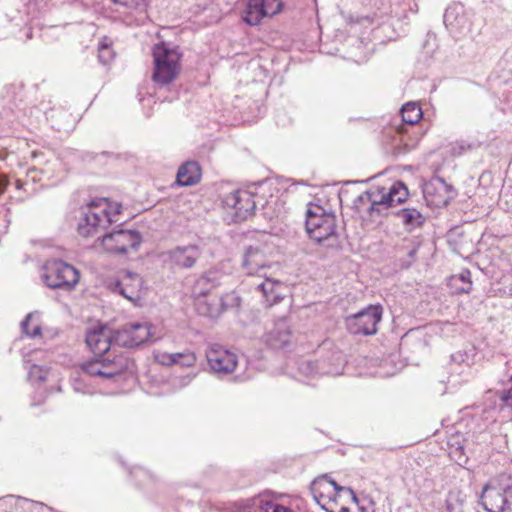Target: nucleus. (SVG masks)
<instances>
[{
    "mask_svg": "<svg viewBox=\"0 0 512 512\" xmlns=\"http://www.w3.org/2000/svg\"><path fill=\"white\" fill-rule=\"evenodd\" d=\"M114 332L106 326L92 328L86 333V344L94 357L80 364L81 371L91 377L112 380L128 370L130 360L123 355L113 356Z\"/></svg>",
    "mask_w": 512,
    "mask_h": 512,
    "instance_id": "nucleus-1",
    "label": "nucleus"
},
{
    "mask_svg": "<svg viewBox=\"0 0 512 512\" xmlns=\"http://www.w3.org/2000/svg\"><path fill=\"white\" fill-rule=\"evenodd\" d=\"M121 204L111 202L108 198L96 197L81 205L75 212L76 229L80 236L101 237L106 229L118 220Z\"/></svg>",
    "mask_w": 512,
    "mask_h": 512,
    "instance_id": "nucleus-2",
    "label": "nucleus"
},
{
    "mask_svg": "<svg viewBox=\"0 0 512 512\" xmlns=\"http://www.w3.org/2000/svg\"><path fill=\"white\" fill-rule=\"evenodd\" d=\"M336 216L327 212L322 206L309 204L306 210L305 228L308 236L316 243L337 249L340 245L336 230Z\"/></svg>",
    "mask_w": 512,
    "mask_h": 512,
    "instance_id": "nucleus-3",
    "label": "nucleus"
},
{
    "mask_svg": "<svg viewBox=\"0 0 512 512\" xmlns=\"http://www.w3.org/2000/svg\"><path fill=\"white\" fill-rule=\"evenodd\" d=\"M480 504L487 512H512V477L501 474L483 487Z\"/></svg>",
    "mask_w": 512,
    "mask_h": 512,
    "instance_id": "nucleus-4",
    "label": "nucleus"
},
{
    "mask_svg": "<svg viewBox=\"0 0 512 512\" xmlns=\"http://www.w3.org/2000/svg\"><path fill=\"white\" fill-rule=\"evenodd\" d=\"M154 69L152 79L159 85L171 83L179 73L181 53L178 47L164 42L153 48Z\"/></svg>",
    "mask_w": 512,
    "mask_h": 512,
    "instance_id": "nucleus-5",
    "label": "nucleus"
},
{
    "mask_svg": "<svg viewBox=\"0 0 512 512\" xmlns=\"http://www.w3.org/2000/svg\"><path fill=\"white\" fill-rule=\"evenodd\" d=\"M41 278L51 289L72 290L79 282V271L61 259H49L42 267Z\"/></svg>",
    "mask_w": 512,
    "mask_h": 512,
    "instance_id": "nucleus-6",
    "label": "nucleus"
},
{
    "mask_svg": "<svg viewBox=\"0 0 512 512\" xmlns=\"http://www.w3.org/2000/svg\"><path fill=\"white\" fill-rule=\"evenodd\" d=\"M347 489L338 485L327 474L317 477L310 487L314 500L326 512H336V500L340 493H347Z\"/></svg>",
    "mask_w": 512,
    "mask_h": 512,
    "instance_id": "nucleus-7",
    "label": "nucleus"
},
{
    "mask_svg": "<svg viewBox=\"0 0 512 512\" xmlns=\"http://www.w3.org/2000/svg\"><path fill=\"white\" fill-rule=\"evenodd\" d=\"M99 240L106 251L125 254L129 249L136 251L141 244L142 237L136 230L117 229L105 232L99 237Z\"/></svg>",
    "mask_w": 512,
    "mask_h": 512,
    "instance_id": "nucleus-8",
    "label": "nucleus"
},
{
    "mask_svg": "<svg viewBox=\"0 0 512 512\" xmlns=\"http://www.w3.org/2000/svg\"><path fill=\"white\" fill-rule=\"evenodd\" d=\"M203 254L202 248L194 243L178 245L162 253L163 262L174 270H188L196 266Z\"/></svg>",
    "mask_w": 512,
    "mask_h": 512,
    "instance_id": "nucleus-9",
    "label": "nucleus"
},
{
    "mask_svg": "<svg viewBox=\"0 0 512 512\" xmlns=\"http://www.w3.org/2000/svg\"><path fill=\"white\" fill-rule=\"evenodd\" d=\"M221 202L223 207L232 214L236 222L244 221L251 216L257 205L253 194L244 189H234L223 194Z\"/></svg>",
    "mask_w": 512,
    "mask_h": 512,
    "instance_id": "nucleus-10",
    "label": "nucleus"
},
{
    "mask_svg": "<svg viewBox=\"0 0 512 512\" xmlns=\"http://www.w3.org/2000/svg\"><path fill=\"white\" fill-rule=\"evenodd\" d=\"M383 309L380 305H369L361 311L346 318V327L352 334L374 335L382 319Z\"/></svg>",
    "mask_w": 512,
    "mask_h": 512,
    "instance_id": "nucleus-11",
    "label": "nucleus"
},
{
    "mask_svg": "<svg viewBox=\"0 0 512 512\" xmlns=\"http://www.w3.org/2000/svg\"><path fill=\"white\" fill-rule=\"evenodd\" d=\"M153 337L152 326L148 322L127 324L114 332V344L119 347L135 348L147 343Z\"/></svg>",
    "mask_w": 512,
    "mask_h": 512,
    "instance_id": "nucleus-12",
    "label": "nucleus"
},
{
    "mask_svg": "<svg viewBox=\"0 0 512 512\" xmlns=\"http://www.w3.org/2000/svg\"><path fill=\"white\" fill-rule=\"evenodd\" d=\"M444 24L454 36L466 35L471 31L472 14L462 3H453L444 13Z\"/></svg>",
    "mask_w": 512,
    "mask_h": 512,
    "instance_id": "nucleus-13",
    "label": "nucleus"
},
{
    "mask_svg": "<svg viewBox=\"0 0 512 512\" xmlns=\"http://www.w3.org/2000/svg\"><path fill=\"white\" fill-rule=\"evenodd\" d=\"M206 359L211 371L218 376L232 373L237 366V355L220 345H212L206 351Z\"/></svg>",
    "mask_w": 512,
    "mask_h": 512,
    "instance_id": "nucleus-14",
    "label": "nucleus"
},
{
    "mask_svg": "<svg viewBox=\"0 0 512 512\" xmlns=\"http://www.w3.org/2000/svg\"><path fill=\"white\" fill-rule=\"evenodd\" d=\"M239 305V298L231 293L227 294L225 297H222L219 301L209 302L206 298H199V300L195 301V308L200 315L216 318L223 311L227 310L228 307Z\"/></svg>",
    "mask_w": 512,
    "mask_h": 512,
    "instance_id": "nucleus-15",
    "label": "nucleus"
},
{
    "mask_svg": "<svg viewBox=\"0 0 512 512\" xmlns=\"http://www.w3.org/2000/svg\"><path fill=\"white\" fill-rule=\"evenodd\" d=\"M242 268L248 276H265L267 260L264 252L258 247H248L243 254Z\"/></svg>",
    "mask_w": 512,
    "mask_h": 512,
    "instance_id": "nucleus-16",
    "label": "nucleus"
},
{
    "mask_svg": "<svg viewBox=\"0 0 512 512\" xmlns=\"http://www.w3.org/2000/svg\"><path fill=\"white\" fill-rule=\"evenodd\" d=\"M223 274L217 270H208L201 274L194 282L191 288V294L194 300L206 298L209 293L221 284Z\"/></svg>",
    "mask_w": 512,
    "mask_h": 512,
    "instance_id": "nucleus-17",
    "label": "nucleus"
},
{
    "mask_svg": "<svg viewBox=\"0 0 512 512\" xmlns=\"http://www.w3.org/2000/svg\"><path fill=\"white\" fill-rule=\"evenodd\" d=\"M142 286L141 277L130 271L126 272L121 280L115 281L111 288L114 292L122 295L130 301H135L139 298V291Z\"/></svg>",
    "mask_w": 512,
    "mask_h": 512,
    "instance_id": "nucleus-18",
    "label": "nucleus"
},
{
    "mask_svg": "<svg viewBox=\"0 0 512 512\" xmlns=\"http://www.w3.org/2000/svg\"><path fill=\"white\" fill-rule=\"evenodd\" d=\"M242 507L245 512H295L262 494L244 500Z\"/></svg>",
    "mask_w": 512,
    "mask_h": 512,
    "instance_id": "nucleus-19",
    "label": "nucleus"
},
{
    "mask_svg": "<svg viewBox=\"0 0 512 512\" xmlns=\"http://www.w3.org/2000/svg\"><path fill=\"white\" fill-rule=\"evenodd\" d=\"M291 340V331L285 320H279L266 333L265 341L272 349H282L286 347Z\"/></svg>",
    "mask_w": 512,
    "mask_h": 512,
    "instance_id": "nucleus-20",
    "label": "nucleus"
},
{
    "mask_svg": "<svg viewBox=\"0 0 512 512\" xmlns=\"http://www.w3.org/2000/svg\"><path fill=\"white\" fill-rule=\"evenodd\" d=\"M344 358L338 351H329L318 358L320 375L338 376L344 369Z\"/></svg>",
    "mask_w": 512,
    "mask_h": 512,
    "instance_id": "nucleus-21",
    "label": "nucleus"
},
{
    "mask_svg": "<svg viewBox=\"0 0 512 512\" xmlns=\"http://www.w3.org/2000/svg\"><path fill=\"white\" fill-rule=\"evenodd\" d=\"M381 203H383V215H387L389 208L395 204L403 203L408 197V189L402 182L394 183L388 191L380 189Z\"/></svg>",
    "mask_w": 512,
    "mask_h": 512,
    "instance_id": "nucleus-22",
    "label": "nucleus"
},
{
    "mask_svg": "<svg viewBox=\"0 0 512 512\" xmlns=\"http://www.w3.org/2000/svg\"><path fill=\"white\" fill-rule=\"evenodd\" d=\"M380 189L365 191L360 194L354 201V205L357 208H362L365 205H369L367 208L370 216L383 215V203H381Z\"/></svg>",
    "mask_w": 512,
    "mask_h": 512,
    "instance_id": "nucleus-23",
    "label": "nucleus"
},
{
    "mask_svg": "<svg viewBox=\"0 0 512 512\" xmlns=\"http://www.w3.org/2000/svg\"><path fill=\"white\" fill-rule=\"evenodd\" d=\"M201 178V169L196 161H187L180 166L177 172V183L181 186L196 184Z\"/></svg>",
    "mask_w": 512,
    "mask_h": 512,
    "instance_id": "nucleus-24",
    "label": "nucleus"
},
{
    "mask_svg": "<svg viewBox=\"0 0 512 512\" xmlns=\"http://www.w3.org/2000/svg\"><path fill=\"white\" fill-rule=\"evenodd\" d=\"M406 230L412 231L423 225L425 218L415 208H403L395 212Z\"/></svg>",
    "mask_w": 512,
    "mask_h": 512,
    "instance_id": "nucleus-25",
    "label": "nucleus"
},
{
    "mask_svg": "<svg viewBox=\"0 0 512 512\" xmlns=\"http://www.w3.org/2000/svg\"><path fill=\"white\" fill-rule=\"evenodd\" d=\"M264 17H267V14L263 0H249L243 17L244 21L254 26L258 25Z\"/></svg>",
    "mask_w": 512,
    "mask_h": 512,
    "instance_id": "nucleus-26",
    "label": "nucleus"
},
{
    "mask_svg": "<svg viewBox=\"0 0 512 512\" xmlns=\"http://www.w3.org/2000/svg\"><path fill=\"white\" fill-rule=\"evenodd\" d=\"M264 280L257 284V289L262 292L265 300L270 304L276 303L280 300L278 289L281 287V282L263 276Z\"/></svg>",
    "mask_w": 512,
    "mask_h": 512,
    "instance_id": "nucleus-27",
    "label": "nucleus"
},
{
    "mask_svg": "<svg viewBox=\"0 0 512 512\" xmlns=\"http://www.w3.org/2000/svg\"><path fill=\"white\" fill-rule=\"evenodd\" d=\"M466 495L458 489H452L448 492L445 499L443 512H464Z\"/></svg>",
    "mask_w": 512,
    "mask_h": 512,
    "instance_id": "nucleus-28",
    "label": "nucleus"
},
{
    "mask_svg": "<svg viewBox=\"0 0 512 512\" xmlns=\"http://www.w3.org/2000/svg\"><path fill=\"white\" fill-rule=\"evenodd\" d=\"M450 285L455 288L457 293H469L472 289L471 273L469 270H463L450 279Z\"/></svg>",
    "mask_w": 512,
    "mask_h": 512,
    "instance_id": "nucleus-29",
    "label": "nucleus"
},
{
    "mask_svg": "<svg viewBox=\"0 0 512 512\" xmlns=\"http://www.w3.org/2000/svg\"><path fill=\"white\" fill-rule=\"evenodd\" d=\"M21 329L23 333L31 338H35L41 334V327L39 324V315L37 312L29 313L21 322Z\"/></svg>",
    "mask_w": 512,
    "mask_h": 512,
    "instance_id": "nucleus-30",
    "label": "nucleus"
},
{
    "mask_svg": "<svg viewBox=\"0 0 512 512\" xmlns=\"http://www.w3.org/2000/svg\"><path fill=\"white\" fill-rule=\"evenodd\" d=\"M401 118L404 123L414 125L422 118V110L416 103L408 102L401 108Z\"/></svg>",
    "mask_w": 512,
    "mask_h": 512,
    "instance_id": "nucleus-31",
    "label": "nucleus"
},
{
    "mask_svg": "<svg viewBox=\"0 0 512 512\" xmlns=\"http://www.w3.org/2000/svg\"><path fill=\"white\" fill-rule=\"evenodd\" d=\"M298 373L305 377L320 375L318 369V359H302L298 362Z\"/></svg>",
    "mask_w": 512,
    "mask_h": 512,
    "instance_id": "nucleus-32",
    "label": "nucleus"
},
{
    "mask_svg": "<svg viewBox=\"0 0 512 512\" xmlns=\"http://www.w3.org/2000/svg\"><path fill=\"white\" fill-rule=\"evenodd\" d=\"M347 494L351 496L353 501L358 505V508L361 512H374L375 511V503L369 496H363L358 498L354 491L349 488L347 489Z\"/></svg>",
    "mask_w": 512,
    "mask_h": 512,
    "instance_id": "nucleus-33",
    "label": "nucleus"
},
{
    "mask_svg": "<svg viewBox=\"0 0 512 512\" xmlns=\"http://www.w3.org/2000/svg\"><path fill=\"white\" fill-rule=\"evenodd\" d=\"M177 363L181 367H192L195 365L197 358L194 352L186 350L184 352H177Z\"/></svg>",
    "mask_w": 512,
    "mask_h": 512,
    "instance_id": "nucleus-34",
    "label": "nucleus"
},
{
    "mask_svg": "<svg viewBox=\"0 0 512 512\" xmlns=\"http://www.w3.org/2000/svg\"><path fill=\"white\" fill-rule=\"evenodd\" d=\"M267 16H274L281 12L283 2L281 0H263Z\"/></svg>",
    "mask_w": 512,
    "mask_h": 512,
    "instance_id": "nucleus-35",
    "label": "nucleus"
},
{
    "mask_svg": "<svg viewBox=\"0 0 512 512\" xmlns=\"http://www.w3.org/2000/svg\"><path fill=\"white\" fill-rule=\"evenodd\" d=\"M419 244L413 245V247L408 251L407 258L399 260V267L401 269H408L411 267L413 262L415 261L417 252H418Z\"/></svg>",
    "mask_w": 512,
    "mask_h": 512,
    "instance_id": "nucleus-36",
    "label": "nucleus"
},
{
    "mask_svg": "<svg viewBox=\"0 0 512 512\" xmlns=\"http://www.w3.org/2000/svg\"><path fill=\"white\" fill-rule=\"evenodd\" d=\"M113 58V51L109 47V45L102 43L99 45L98 49V59L104 65L108 64Z\"/></svg>",
    "mask_w": 512,
    "mask_h": 512,
    "instance_id": "nucleus-37",
    "label": "nucleus"
},
{
    "mask_svg": "<svg viewBox=\"0 0 512 512\" xmlns=\"http://www.w3.org/2000/svg\"><path fill=\"white\" fill-rule=\"evenodd\" d=\"M177 353H161L157 356V360L162 365H176L177 363Z\"/></svg>",
    "mask_w": 512,
    "mask_h": 512,
    "instance_id": "nucleus-38",
    "label": "nucleus"
},
{
    "mask_svg": "<svg viewBox=\"0 0 512 512\" xmlns=\"http://www.w3.org/2000/svg\"><path fill=\"white\" fill-rule=\"evenodd\" d=\"M29 377L30 379L36 378L38 381H44L46 379V376L43 373V370L37 366L33 365L29 371Z\"/></svg>",
    "mask_w": 512,
    "mask_h": 512,
    "instance_id": "nucleus-39",
    "label": "nucleus"
},
{
    "mask_svg": "<svg viewBox=\"0 0 512 512\" xmlns=\"http://www.w3.org/2000/svg\"><path fill=\"white\" fill-rule=\"evenodd\" d=\"M451 360L455 363H468V354L466 352L458 351L451 355Z\"/></svg>",
    "mask_w": 512,
    "mask_h": 512,
    "instance_id": "nucleus-40",
    "label": "nucleus"
},
{
    "mask_svg": "<svg viewBox=\"0 0 512 512\" xmlns=\"http://www.w3.org/2000/svg\"><path fill=\"white\" fill-rule=\"evenodd\" d=\"M72 386L75 392L84 394L89 393V389L85 385H83L82 382L78 379H74Z\"/></svg>",
    "mask_w": 512,
    "mask_h": 512,
    "instance_id": "nucleus-41",
    "label": "nucleus"
},
{
    "mask_svg": "<svg viewBox=\"0 0 512 512\" xmlns=\"http://www.w3.org/2000/svg\"><path fill=\"white\" fill-rule=\"evenodd\" d=\"M132 474H133L136 478H138V477H142V476H143V477H150V474H149L146 470H144V469H142V468H140V467L135 468V469H134V471L132 472Z\"/></svg>",
    "mask_w": 512,
    "mask_h": 512,
    "instance_id": "nucleus-42",
    "label": "nucleus"
},
{
    "mask_svg": "<svg viewBox=\"0 0 512 512\" xmlns=\"http://www.w3.org/2000/svg\"><path fill=\"white\" fill-rule=\"evenodd\" d=\"M19 501V499H15L13 496H8L2 500L4 505H12L13 503L17 504Z\"/></svg>",
    "mask_w": 512,
    "mask_h": 512,
    "instance_id": "nucleus-43",
    "label": "nucleus"
},
{
    "mask_svg": "<svg viewBox=\"0 0 512 512\" xmlns=\"http://www.w3.org/2000/svg\"><path fill=\"white\" fill-rule=\"evenodd\" d=\"M7 184V180L3 176H0V195L5 191Z\"/></svg>",
    "mask_w": 512,
    "mask_h": 512,
    "instance_id": "nucleus-44",
    "label": "nucleus"
},
{
    "mask_svg": "<svg viewBox=\"0 0 512 512\" xmlns=\"http://www.w3.org/2000/svg\"><path fill=\"white\" fill-rule=\"evenodd\" d=\"M193 377H194V375H190V374H188V375L184 376V377L181 379V385H182V386H186V385H188V384L192 381Z\"/></svg>",
    "mask_w": 512,
    "mask_h": 512,
    "instance_id": "nucleus-45",
    "label": "nucleus"
},
{
    "mask_svg": "<svg viewBox=\"0 0 512 512\" xmlns=\"http://www.w3.org/2000/svg\"><path fill=\"white\" fill-rule=\"evenodd\" d=\"M336 512H349V508L345 506H338V503L336 502Z\"/></svg>",
    "mask_w": 512,
    "mask_h": 512,
    "instance_id": "nucleus-46",
    "label": "nucleus"
},
{
    "mask_svg": "<svg viewBox=\"0 0 512 512\" xmlns=\"http://www.w3.org/2000/svg\"><path fill=\"white\" fill-rule=\"evenodd\" d=\"M438 181H439V182H440V184H441L443 187H445L447 190H448V189H449V190H451V189H452V187H451V186H448V185L445 183V181H444L443 179H439Z\"/></svg>",
    "mask_w": 512,
    "mask_h": 512,
    "instance_id": "nucleus-47",
    "label": "nucleus"
},
{
    "mask_svg": "<svg viewBox=\"0 0 512 512\" xmlns=\"http://www.w3.org/2000/svg\"><path fill=\"white\" fill-rule=\"evenodd\" d=\"M16 188L17 189H22L23 188V182L21 180H16Z\"/></svg>",
    "mask_w": 512,
    "mask_h": 512,
    "instance_id": "nucleus-48",
    "label": "nucleus"
}]
</instances>
